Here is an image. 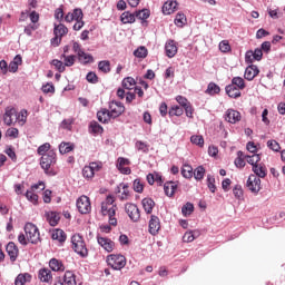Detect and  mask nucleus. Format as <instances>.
Segmentation results:
<instances>
[{
  "label": "nucleus",
  "instance_id": "1",
  "mask_svg": "<svg viewBox=\"0 0 285 285\" xmlns=\"http://www.w3.org/2000/svg\"><path fill=\"white\" fill-rule=\"evenodd\" d=\"M117 213V205H115V197L108 196L101 204V214L109 217L110 226H117V219L115 217Z\"/></svg>",
  "mask_w": 285,
  "mask_h": 285
},
{
  "label": "nucleus",
  "instance_id": "2",
  "mask_svg": "<svg viewBox=\"0 0 285 285\" xmlns=\"http://www.w3.org/2000/svg\"><path fill=\"white\" fill-rule=\"evenodd\" d=\"M57 164V154L55 150L48 151L46 155H43L40 159V166L42 170H45L46 175H55V171L50 169V167L55 166Z\"/></svg>",
  "mask_w": 285,
  "mask_h": 285
},
{
  "label": "nucleus",
  "instance_id": "3",
  "mask_svg": "<svg viewBox=\"0 0 285 285\" xmlns=\"http://www.w3.org/2000/svg\"><path fill=\"white\" fill-rule=\"evenodd\" d=\"M24 233L30 244H39V242H41V234H39V228L37 227V225L32 223H27L24 225Z\"/></svg>",
  "mask_w": 285,
  "mask_h": 285
},
{
  "label": "nucleus",
  "instance_id": "4",
  "mask_svg": "<svg viewBox=\"0 0 285 285\" xmlns=\"http://www.w3.org/2000/svg\"><path fill=\"white\" fill-rule=\"evenodd\" d=\"M72 248L75 253L80 255V257H88V248H86V243L83 242V237L79 234H75L71 237Z\"/></svg>",
  "mask_w": 285,
  "mask_h": 285
},
{
  "label": "nucleus",
  "instance_id": "5",
  "mask_svg": "<svg viewBox=\"0 0 285 285\" xmlns=\"http://www.w3.org/2000/svg\"><path fill=\"white\" fill-rule=\"evenodd\" d=\"M107 264L111 266L114 271H121L126 266V256L110 254L107 256Z\"/></svg>",
  "mask_w": 285,
  "mask_h": 285
},
{
  "label": "nucleus",
  "instance_id": "6",
  "mask_svg": "<svg viewBox=\"0 0 285 285\" xmlns=\"http://www.w3.org/2000/svg\"><path fill=\"white\" fill-rule=\"evenodd\" d=\"M108 111L111 119H117V117H121V115L126 112V107L124 106V104L112 100L111 102H109Z\"/></svg>",
  "mask_w": 285,
  "mask_h": 285
},
{
  "label": "nucleus",
  "instance_id": "7",
  "mask_svg": "<svg viewBox=\"0 0 285 285\" xmlns=\"http://www.w3.org/2000/svg\"><path fill=\"white\" fill-rule=\"evenodd\" d=\"M76 206L81 215H88V213L92 210V206L90 205V198H88V196H80L77 199Z\"/></svg>",
  "mask_w": 285,
  "mask_h": 285
},
{
  "label": "nucleus",
  "instance_id": "8",
  "mask_svg": "<svg viewBox=\"0 0 285 285\" xmlns=\"http://www.w3.org/2000/svg\"><path fill=\"white\" fill-rule=\"evenodd\" d=\"M3 124L6 126H14L17 124V109L14 107H7L4 109Z\"/></svg>",
  "mask_w": 285,
  "mask_h": 285
},
{
  "label": "nucleus",
  "instance_id": "9",
  "mask_svg": "<svg viewBox=\"0 0 285 285\" xmlns=\"http://www.w3.org/2000/svg\"><path fill=\"white\" fill-rule=\"evenodd\" d=\"M247 188L254 195H257L262 190V179L255 175H249L247 179Z\"/></svg>",
  "mask_w": 285,
  "mask_h": 285
},
{
  "label": "nucleus",
  "instance_id": "10",
  "mask_svg": "<svg viewBox=\"0 0 285 285\" xmlns=\"http://www.w3.org/2000/svg\"><path fill=\"white\" fill-rule=\"evenodd\" d=\"M35 190H46V185L43 183H39L31 186L30 190H27L26 197L28 202H31V204H37V202H39V196L35 194Z\"/></svg>",
  "mask_w": 285,
  "mask_h": 285
},
{
  "label": "nucleus",
  "instance_id": "11",
  "mask_svg": "<svg viewBox=\"0 0 285 285\" xmlns=\"http://www.w3.org/2000/svg\"><path fill=\"white\" fill-rule=\"evenodd\" d=\"M125 210H126L129 219H131V222H139V219L141 218L139 207H137V205H135L132 203H127L125 206Z\"/></svg>",
  "mask_w": 285,
  "mask_h": 285
},
{
  "label": "nucleus",
  "instance_id": "12",
  "mask_svg": "<svg viewBox=\"0 0 285 285\" xmlns=\"http://www.w3.org/2000/svg\"><path fill=\"white\" fill-rule=\"evenodd\" d=\"M99 170H101V165H99V163H90L89 166L83 167L82 176L85 179H92L95 173H99Z\"/></svg>",
  "mask_w": 285,
  "mask_h": 285
},
{
  "label": "nucleus",
  "instance_id": "13",
  "mask_svg": "<svg viewBox=\"0 0 285 285\" xmlns=\"http://www.w3.org/2000/svg\"><path fill=\"white\" fill-rule=\"evenodd\" d=\"M97 242L104 250L107 253H112L115 250V242H112L110 238L97 236Z\"/></svg>",
  "mask_w": 285,
  "mask_h": 285
},
{
  "label": "nucleus",
  "instance_id": "14",
  "mask_svg": "<svg viewBox=\"0 0 285 285\" xmlns=\"http://www.w3.org/2000/svg\"><path fill=\"white\" fill-rule=\"evenodd\" d=\"M178 47L175 40H167L165 43V55L168 59H173L177 55Z\"/></svg>",
  "mask_w": 285,
  "mask_h": 285
},
{
  "label": "nucleus",
  "instance_id": "15",
  "mask_svg": "<svg viewBox=\"0 0 285 285\" xmlns=\"http://www.w3.org/2000/svg\"><path fill=\"white\" fill-rule=\"evenodd\" d=\"M116 193L120 194L118 195L120 202H128V199H130V190L128 189V184H119V186L116 188Z\"/></svg>",
  "mask_w": 285,
  "mask_h": 285
},
{
  "label": "nucleus",
  "instance_id": "16",
  "mask_svg": "<svg viewBox=\"0 0 285 285\" xmlns=\"http://www.w3.org/2000/svg\"><path fill=\"white\" fill-rule=\"evenodd\" d=\"M225 120L228 124H237L242 121V114L235 109H228L225 114Z\"/></svg>",
  "mask_w": 285,
  "mask_h": 285
},
{
  "label": "nucleus",
  "instance_id": "17",
  "mask_svg": "<svg viewBox=\"0 0 285 285\" xmlns=\"http://www.w3.org/2000/svg\"><path fill=\"white\" fill-rule=\"evenodd\" d=\"M161 228V223L159 222V217L151 215L149 220V233L150 235H157L159 229Z\"/></svg>",
  "mask_w": 285,
  "mask_h": 285
},
{
  "label": "nucleus",
  "instance_id": "18",
  "mask_svg": "<svg viewBox=\"0 0 285 285\" xmlns=\"http://www.w3.org/2000/svg\"><path fill=\"white\" fill-rule=\"evenodd\" d=\"M225 92L230 99H239V97H242V89H238V87L233 83L225 87Z\"/></svg>",
  "mask_w": 285,
  "mask_h": 285
},
{
  "label": "nucleus",
  "instance_id": "19",
  "mask_svg": "<svg viewBox=\"0 0 285 285\" xmlns=\"http://www.w3.org/2000/svg\"><path fill=\"white\" fill-rule=\"evenodd\" d=\"M38 279L45 284H52V272L49 268H41L38 272Z\"/></svg>",
  "mask_w": 285,
  "mask_h": 285
},
{
  "label": "nucleus",
  "instance_id": "20",
  "mask_svg": "<svg viewBox=\"0 0 285 285\" xmlns=\"http://www.w3.org/2000/svg\"><path fill=\"white\" fill-rule=\"evenodd\" d=\"M257 75H259V69L257 66L250 65L245 69L244 78L247 79V81H253Z\"/></svg>",
  "mask_w": 285,
  "mask_h": 285
},
{
  "label": "nucleus",
  "instance_id": "21",
  "mask_svg": "<svg viewBox=\"0 0 285 285\" xmlns=\"http://www.w3.org/2000/svg\"><path fill=\"white\" fill-rule=\"evenodd\" d=\"M7 253L11 262H17V257H19V248H17V245L13 242H10L7 245Z\"/></svg>",
  "mask_w": 285,
  "mask_h": 285
},
{
  "label": "nucleus",
  "instance_id": "22",
  "mask_svg": "<svg viewBox=\"0 0 285 285\" xmlns=\"http://www.w3.org/2000/svg\"><path fill=\"white\" fill-rule=\"evenodd\" d=\"M45 217L48 224L51 226H57V224H59V219H61V216H59V214L56 212H47Z\"/></svg>",
  "mask_w": 285,
  "mask_h": 285
},
{
  "label": "nucleus",
  "instance_id": "23",
  "mask_svg": "<svg viewBox=\"0 0 285 285\" xmlns=\"http://www.w3.org/2000/svg\"><path fill=\"white\" fill-rule=\"evenodd\" d=\"M177 6H178L177 1L168 0L163 6V13H165V14H173V12H175V10H177Z\"/></svg>",
  "mask_w": 285,
  "mask_h": 285
},
{
  "label": "nucleus",
  "instance_id": "24",
  "mask_svg": "<svg viewBox=\"0 0 285 285\" xmlns=\"http://www.w3.org/2000/svg\"><path fill=\"white\" fill-rule=\"evenodd\" d=\"M53 35L55 37H66V35H68V27H66L63 23H55L53 24Z\"/></svg>",
  "mask_w": 285,
  "mask_h": 285
},
{
  "label": "nucleus",
  "instance_id": "25",
  "mask_svg": "<svg viewBox=\"0 0 285 285\" xmlns=\"http://www.w3.org/2000/svg\"><path fill=\"white\" fill-rule=\"evenodd\" d=\"M253 173L255 174V177H258V179H264L267 175L266 166L258 164L252 167Z\"/></svg>",
  "mask_w": 285,
  "mask_h": 285
},
{
  "label": "nucleus",
  "instance_id": "26",
  "mask_svg": "<svg viewBox=\"0 0 285 285\" xmlns=\"http://www.w3.org/2000/svg\"><path fill=\"white\" fill-rule=\"evenodd\" d=\"M137 17L136 13H131L130 11H125L120 16L121 23H135Z\"/></svg>",
  "mask_w": 285,
  "mask_h": 285
},
{
  "label": "nucleus",
  "instance_id": "27",
  "mask_svg": "<svg viewBox=\"0 0 285 285\" xmlns=\"http://www.w3.org/2000/svg\"><path fill=\"white\" fill-rule=\"evenodd\" d=\"M164 190L167 197H173V195H175V191L177 190V183L175 181L165 183Z\"/></svg>",
  "mask_w": 285,
  "mask_h": 285
},
{
  "label": "nucleus",
  "instance_id": "28",
  "mask_svg": "<svg viewBox=\"0 0 285 285\" xmlns=\"http://www.w3.org/2000/svg\"><path fill=\"white\" fill-rule=\"evenodd\" d=\"M141 204L145 213L150 215L153 213V208H155V200H153V198H144Z\"/></svg>",
  "mask_w": 285,
  "mask_h": 285
},
{
  "label": "nucleus",
  "instance_id": "29",
  "mask_svg": "<svg viewBox=\"0 0 285 285\" xmlns=\"http://www.w3.org/2000/svg\"><path fill=\"white\" fill-rule=\"evenodd\" d=\"M97 117H98V121H100L101 124H108V121L112 119V117L110 116V111H108V109H102L98 111Z\"/></svg>",
  "mask_w": 285,
  "mask_h": 285
},
{
  "label": "nucleus",
  "instance_id": "30",
  "mask_svg": "<svg viewBox=\"0 0 285 285\" xmlns=\"http://www.w3.org/2000/svg\"><path fill=\"white\" fill-rule=\"evenodd\" d=\"M60 59H63V66L65 68H70L72 66H75V61H77V56L75 55H70V56H66V53H62Z\"/></svg>",
  "mask_w": 285,
  "mask_h": 285
},
{
  "label": "nucleus",
  "instance_id": "31",
  "mask_svg": "<svg viewBox=\"0 0 285 285\" xmlns=\"http://www.w3.org/2000/svg\"><path fill=\"white\" fill-rule=\"evenodd\" d=\"M32 279V275L26 273V274H19L14 281L16 285H26L28 282Z\"/></svg>",
  "mask_w": 285,
  "mask_h": 285
},
{
  "label": "nucleus",
  "instance_id": "32",
  "mask_svg": "<svg viewBox=\"0 0 285 285\" xmlns=\"http://www.w3.org/2000/svg\"><path fill=\"white\" fill-rule=\"evenodd\" d=\"M63 282L67 285H77V276L73 272L67 271L63 276Z\"/></svg>",
  "mask_w": 285,
  "mask_h": 285
},
{
  "label": "nucleus",
  "instance_id": "33",
  "mask_svg": "<svg viewBox=\"0 0 285 285\" xmlns=\"http://www.w3.org/2000/svg\"><path fill=\"white\" fill-rule=\"evenodd\" d=\"M75 150V145L71 142H61L59 145V153L61 155H67V153H72Z\"/></svg>",
  "mask_w": 285,
  "mask_h": 285
},
{
  "label": "nucleus",
  "instance_id": "34",
  "mask_svg": "<svg viewBox=\"0 0 285 285\" xmlns=\"http://www.w3.org/2000/svg\"><path fill=\"white\" fill-rule=\"evenodd\" d=\"M245 159H247V164H250L252 168H254L262 161V156H259V154H254L252 156H245Z\"/></svg>",
  "mask_w": 285,
  "mask_h": 285
},
{
  "label": "nucleus",
  "instance_id": "35",
  "mask_svg": "<svg viewBox=\"0 0 285 285\" xmlns=\"http://www.w3.org/2000/svg\"><path fill=\"white\" fill-rule=\"evenodd\" d=\"M49 267L55 272L65 271L63 264L57 258L50 259Z\"/></svg>",
  "mask_w": 285,
  "mask_h": 285
},
{
  "label": "nucleus",
  "instance_id": "36",
  "mask_svg": "<svg viewBox=\"0 0 285 285\" xmlns=\"http://www.w3.org/2000/svg\"><path fill=\"white\" fill-rule=\"evenodd\" d=\"M206 175V169L204 166H198L194 171L193 176L196 179V181H202L204 179V176Z\"/></svg>",
  "mask_w": 285,
  "mask_h": 285
},
{
  "label": "nucleus",
  "instance_id": "37",
  "mask_svg": "<svg viewBox=\"0 0 285 285\" xmlns=\"http://www.w3.org/2000/svg\"><path fill=\"white\" fill-rule=\"evenodd\" d=\"M51 238L57 242L63 243L66 242V233L62 229H56L51 234Z\"/></svg>",
  "mask_w": 285,
  "mask_h": 285
},
{
  "label": "nucleus",
  "instance_id": "38",
  "mask_svg": "<svg viewBox=\"0 0 285 285\" xmlns=\"http://www.w3.org/2000/svg\"><path fill=\"white\" fill-rule=\"evenodd\" d=\"M78 60L80 61V63H92L95 61V58L92 57V55L86 53L85 51H82L79 56H78Z\"/></svg>",
  "mask_w": 285,
  "mask_h": 285
},
{
  "label": "nucleus",
  "instance_id": "39",
  "mask_svg": "<svg viewBox=\"0 0 285 285\" xmlns=\"http://www.w3.org/2000/svg\"><path fill=\"white\" fill-rule=\"evenodd\" d=\"M222 92V89L217 86L215 82H209L206 89L207 95H219Z\"/></svg>",
  "mask_w": 285,
  "mask_h": 285
},
{
  "label": "nucleus",
  "instance_id": "40",
  "mask_svg": "<svg viewBox=\"0 0 285 285\" xmlns=\"http://www.w3.org/2000/svg\"><path fill=\"white\" fill-rule=\"evenodd\" d=\"M90 132H94V135H101L104 132V127L99 125L97 121H91L89 125Z\"/></svg>",
  "mask_w": 285,
  "mask_h": 285
},
{
  "label": "nucleus",
  "instance_id": "41",
  "mask_svg": "<svg viewBox=\"0 0 285 285\" xmlns=\"http://www.w3.org/2000/svg\"><path fill=\"white\" fill-rule=\"evenodd\" d=\"M174 23L178 28H184V26H186V14H184L183 12H178L176 14Z\"/></svg>",
  "mask_w": 285,
  "mask_h": 285
},
{
  "label": "nucleus",
  "instance_id": "42",
  "mask_svg": "<svg viewBox=\"0 0 285 285\" xmlns=\"http://www.w3.org/2000/svg\"><path fill=\"white\" fill-rule=\"evenodd\" d=\"M136 81L135 78L132 77H127L122 80V87L126 88V90H132V88H135L136 86Z\"/></svg>",
  "mask_w": 285,
  "mask_h": 285
},
{
  "label": "nucleus",
  "instance_id": "43",
  "mask_svg": "<svg viewBox=\"0 0 285 285\" xmlns=\"http://www.w3.org/2000/svg\"><path fill=\"white\" fill-rule=\"evenodd\" d=\"M193 166L190 165H184L181 168V175L183 177H185V179H190L193 178Z\"/></svg>",
  "mask_w": 285,
  "mask_h": 285
},
{
  "label": "nucleus",
  "instance_id": "44",
  "mask_svg": "<svg viewBox=\"0 0 285 285\" xmlns=\"http://www.w3.org/2000/svg\"><path fill=\"white\" fill-rule=\"evenodd\" d=\"M232 86H236V88L244 90V88H246V82L242 77H234L232 79Z\"/></svg>",
  "mask_w": 285,
  "mask_h": 285
},
{
  "label": "nucleus",
  "instance_id": "45",
  "mask_svg": "<svg viewBox=\"0 0 285 285\" xmlns=\"http://www.w3.org/2000/svg\"><path fill=\"white\" fill-rule=\"evenodd\" d=\"M134 55L138 58V59H146V57H148V49H146V47H138L135 51Z\"/></svg>",
  "mask_w": 285,
  "mask_h": 285
},
{
  "label": "nucleus",
  "instance_id": "46",
  "mask_svg": "<svg viewBox=\"0 0 285 285\" xmlns=\"http://www.w3.org/2000/svg\"><path fill=\"white\" fill-rule=\"evenodd\" d=\"M194 210H195V206L193 205V203H187L181 208V213L184 217H188V215H193Z\"/></svg>",
  "mask_w": 285,
  "mask_h": 285
},
{
  "label": "nucleus",
  "instance_id": "47",
  "mask_svg": "<svg viewBox=\"0 0 285 285\" xmlns=\"http://www.w3.org/2000/svg\"><path fill=\"white\" fill-rule=\"evenodd\" d=\"M184 115V108L179 106H173L169 109V117H181Z\"/></svg>",
  "mask_w": 285,
  "mask_h": 285
},
{
  "label": "nucleus",
  "instance_id": "48",
  "mask_svg": "<svg viewBox=\"0 0 285 285\" xmlns=\"http://www.w3.org/2000/svg\"><path fill=\"white\" fill-rule=\"evenodd\" d=\"M150 17V10L148 9H142L139 11H136V18L140 19L141 21H146Z\"/></svg>",
  "mask_w": 285,
  "mask_h": 285
},
{
  "label": "nucleus",
  "instance_id": "49",
  "mask_svg": "<svg viewBox=\"0 0 285 285\" xmlns=\"http://www.w3.org/2000/svg\"><path fill=\"white\" fill-rule=\"evenodd\" d=\"M28 120V110L22 109L20 112H17V121L23 126L26 121Z\"/></svg>",
  "mask_w": 285,
  "mask_h": 285
},
{
  "label": "nucleus",
  "instance_id": "50",
  "mask_svg": "<svg viewBox=\"0 0 285 285\" xmlns=\"http://www.w3.org/2000/svg\"><path fill=\"white\" fill-rule=\"evenodd\" d=\"M98 69L101 71V72H105V73H108L110 72V61L108 60H102L98 63Z\"/></svg>",
  "mask_w": 285,
  "mask_h": 285
},
{
  "label": "nucleus",
  "instance_id": "51",
  "mask_svg": "<svg viewBox=\"0 0 285 285\" xmlns=\"http://www.w3.org/2000/svg\"><path fill=\"white\" fill-rule=\"evenodd\" d=\"M37 153L41 157H43V155H48V153H50V144L45 142L43 145L39 146Z\"/></svg>",
  "mask_w": 285,
  "mask_h": 285
},
{
  "label": "nucleus",
  "instance_id": "52",
  "mask_svg": "<svg viewBox=\"0 0 285 285\" xmlns=\"http://www.w3.org/2000/svg\"><path fill=\"white\" fill-rule=\"evenodd\" d=\"M51 66H55V68H56V70H58V72H66V66L63 65V61H61V60L53 59L51 61Z\"/></svg>",
  "mask_w": 285,
  "mask_h": 285
},
{
  "label": "nucleus",
  "instance_id": "53",
  "mask_svg": "<svg viewBox=\"0 0 285 285\" xmlns=\"http://www.w3.org/2000/svg\"><path fill=\"white\" fill-rule=\"evenodd\" d=\"M190 141H191V144H195V146H199V148H204V137L203 136H191Z\"/></svg>",
  "mask_w": 285,
  "mask_h": 285
},
{
  "label": "nucleus",
  "instance_id": "54",
  "mask_svg": "<svg viewBox=\"0 0 285 285\" xmlns=\"http://www.w3.org/2000/svg\"><path fill=\"white\" fill-rule=\"evenodd\" d=\"M56 21H59L61 23L63 21V7H59L55 10L53 14Z\"/></svg>",
  "mask_w": 285,
  "mask_h": 285
},
{
  "label": "nucleus",
  "instance_id": "55",
  "mask_svg": "<svg viewBox=\"0 0 285 285\" xmlns=\"http://www.w3.org/2000/svg\"><path fill=\"white\" fill-rule=\"evenodd\" d=\"M267 147H269L271 150H274V153H279V150L282 148L279 146V142H277L276 140H268Z\"/></svg>",
  "mask_w": 285,
  "mask_h": 285
},
{
  "label": "nucleus",
  "instance_id": "56",
  "mask_svg": "<svg viewBox=\"0 0 285 285\" xmlns=\"http://www.w3.org/2000/svg\"><path fill=\"white\" fill-rule=\"evenodd\" d=\"M207 186L210 193H215V190H217V187L215 186V177L210 175L207 176Z\"/></svg>",
  "mask_w": 285,
  "mask_h": 285
},
{
  "label": "nucleus",
  "instance_id": "57",
  "mask_svg": "<svg viewBox=\"0 0 285 285\" xmlns=\"http://www.w3.org/2000/svg\"><path fill=\"white\" fill-rule=\"evenodd\" d=\"M233 195H234V197H236V199L244 197V190L242 189V185H236L233 188Z\"/></svg>",
  "mask_w": 285,
  "mask_h": 285
},
{
  "label": "nucleus",
  "instance_id": "58",
  "mask_svg": "<svg viewBox=\"0 0 285 285\" xmlns=\"http://www.w3.org/2000/svg\"><path fill=\"white\" fill-rule=\"evenodd\" d=\"M183 242L186 244H190V242H195V234L194 232H187L183 236Z\"/></svg>",
  "mask_w": 285,
  "mask_h": 285
},
{
  "label": "nucleus",
  "instance_id": "59",
  "mask_svg": "<svg viewBox=\"0 0 285 285\" xmlns=\"http://www.w3.org/2000/svg\"><path fill=\"white\" fill-rule=\"evenodd\" d=\"M71 13L73 14V21L83 20V11L81 9H73Z\"/></svg>",
  "mask_w": 285,
  "mask_h": 285
},
{
  "label": "nucleus",
  "instance_id": "60",
  "mask_svg": "<svg viewBox=\"0 0 285 285\" xmlns=\"http://www.w3.org/2000/svg\"><path fill=\"white\" fill-rule=\"evenodd\" d=\"M219 50L220 52H230V45L227 40H223L219 42Z\"/></svg>",
  "mask_w": 285,
  "mask_h": 285
},
{
  "label": "nucleus",
  "instance_id": "61",
  "mask_svg": "<svg viewBox=\"0 0 285 285\" xmlns=\"http://www.w3.org/2000/svg\"><path fill=\"white\" fill-rule=\"evenodd\" d=\"M134 190L135 193H144V184H141L140 179L134 180Z\"/></svg>",
  "mask_w": 285,
  "mask_h": 285
},
{
  "label": "nucleus",
  "instance_id": "62",
  "mask_svg": "<svg viewBox=\"0 0 285 285\" xmlns=\"http://www.w3.org/2000/svg\"><path fill=\"white\" fill-rule=\"evenodd\" d=\"M87 81L89 83H97V81H99V78L97 77V73L90 71L87 73V77H86Z\"/></svg>",
  "mask_w": 285,
  "mask_h": 285
},
{
  "label": "nucleus",
  "instance_id": "63",
  "mask_svg": "<svg viewBox=\"0 0 285 285\" xmlns=\"http://www.w3.org/2000/svg\"><path fill=\"white\" fill-rule=\"evenodd\" d=\"M176 101H177L183 108H186V106H190V104L188 102V99H186V97H183V96H177V97H176Z\"/></svg>",
  "mask_w": 285,
  "mask_h": 285
},
{
  "label": "nucleus",
  "instance_id": "64",
  "mask_svg": "<svg viewBox=\"0 0 285 285\" xmlns=\"http://www.w3.org/2000/svg\"><path fill=\"white\" fill-rule=\"evenodd\" d=\"M4 153L8 155V157H10V159H12V161H17V154L12 147H8Z\"/></svg>",
  "mask_w": 285,
  "mask_h": 285
}]
</instances>
